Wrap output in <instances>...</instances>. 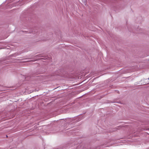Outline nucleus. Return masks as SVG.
I'll use <instances>...</instances> for the list:
<instances>
[{"label":"nucleus","mask_w":149,"mask_h":149,"mask_svg":"<svg viewBox=\"0 0 149 149\" xmlns=\"http://www.w3.org/2000/svg\"><path fill=\"white\" fill-rule=\"evenodd\" d=\"M148 79L149 80V78H148Z\"/></svg>","instance_id":"2"},{"label":"nucleus","mask_w":149,"mask_h":149,"mask_svg":"<svg viewBox=\"0 0 149 149\" xmlns=\"http://www.w3.org/2000/svg\"><path fill=\"white\" fill-rule=\"evenodd\" d=\"M6 136L7 137H8V136H7V135H6Z\"/></svg>","instance_id":"1"},{"label":"nucleus","mask_w":149,"mask_h":149,"mask_svg":"<svg viewBox=\"0 0 149 149\" xmlns=\"http://www.w3.org/2000/svg\"><path fill=\"white\" fill-rule=\"evenodd\" d=\"M148 84H149V83H148Z\"/></svg>","instance_id":"3"}]
</instances>
